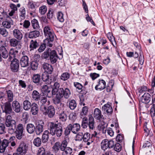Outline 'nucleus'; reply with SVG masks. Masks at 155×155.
<instances>
[{"label":"nucleus","instance_id":"nucleus-1","mask_svg":"<svg viewBox=\"0 0 155 155\" xmlns=\"http://www.w3.org/2000/svg\"><path fill=\"white\" fill-rule=\"evenodd\" d=\"M48 127L50 134L52 135H56L58 137L61 136L63 130V126L61 124L50 122L48 123Z\"/></svg>","mask_w":155,"mask_h":155},{"label":"nucleus","instance_id":"nucleus-2","mask_svg":"<svg viewBox=\"0 0 155 155\" xmlns=\"http://www.w3.org/2000/svg\"><path fill=\"white\" fill-rule=\"evenodd\" d=\"M44 35L46 38L44 40V42L50 47H52L55 35L52 30L48 26H45L44 29Z\"/></svg>","mask_w":155,"mask_h":155},{"label":"nucleus","instance_id":"nucleus-3","mask_svg":"<svg viewBox=\"0 0 155 155\" xmlns=\"http://www.w3.org/2000/svg\"><path fill=\"white\" fill-rule=\"evenodd\" d=\"M5 125L8 127V133L11 134L14 133L16 128L15 121L12 119L11 116L8 115L6 116Z\"/></svg>","mask_w":155,"mask_h":155},{"label":"nucleus","instance_id":"nucleus-4","mask_svg":"<svg viewBox=\"0 0 155 155\" xmlns=\"http://www.w3.org/2000/svg\"><path fill=\"white\" fill-rule=\"evenodd\" d=\"M28 149V147L26 144L23 141H21L17 149V153L19 155H24L26 153Z\"/></svg>","mask_w":155,"mask_h":155},{"label":"nucleus","instance_id":"nucleus-5","mask_svg":"<svg viewBox=\"0 0 155 155\" xmlns=\"http://www.w3.org/2000/svg\"><path fill=\"white\" fill-rule=\"evenodd\" d=\"M114 141L112 140H108L107 139H105L102 140L101 143V148L104 150H105L108 148H113L114 145Z\"/></svg>","mask_w":155,"mask_h":155},{"label":"nucleus","instance_id":"nucleus-6","mask_svg":"<svg viewBox=\"0 0 155 155\" xmlns=\"http://www.w3.org/2000/svg\"><path fill=\"white\" fill-rule=\"evenodd\" d=\"M10 102L7 101L1 106L3 112L5 113L6 114H10L13 112Z\"/></svg>","mask_w":155,"mask_h":155},{"label":"nucleus","instance_id":"nucleus-7","mask_svg":"<svg viewBox=\"0 0 155 155\" xmlns=\"http://www.w3.org/2000/svg\"><path fill=\"white\" fill-rule=\"evenodd\" d=\"M46 72H44L42 75L41 78L43 81L47 84H51L53 83L55 80V79L53 80L51 79V78L50 77L49 75Z\"/></svg>","mask_w":155,"mask_h":155},{"label":"nucleus","instance_id":"nucleus-8","mask_svg":"<svg viewBox=\"0 0 155 155\" xmlns=\"http://www.w3.org/2000/svg\"><path fill=\"white\" fill-rule=\"evenodd\" d=\"M19 66V61L16 58H14L11 61L10 68L12 71L14 72L17 71Z\"/></svg>","mask_w":155,"mask_h":155},{"label":"nucleus","instance_id":"nucleus-9","mask_svg":"<svg viewBox=\"0 0 155 155\" xmlns=\"http://www.w3.org/2000/svg\"><path fill=\"white\" fill-rule=\"evenodd\" d=\"M44 123L42 120H39L35 127V131L37 135H40L43 131Z\"/></svg>","mask_w":155,"mask_h":155},{"label":"nucleus","instance_id":"nucleus-10","mask_svg":"<svg viewBox=\"0 0 155 155\" xmlns=\"http://www.w3.org/2000/svg\"><path fill=\"white\" fill-rule=\"evenodd\" d=\"M19 40H17L15 38H13L9 40V43L11 47H16V49L18 50L20 49L21 48V45L19 43Z\"/></svg>","mask_w":155,"mask_h":155},{"label":"nucleus","instance_id":"nucleus-11","mask_svg":"<svg viewBox=\"0 0 155 155\" xmlns=\"http://www.w3.org/2000/svg\"><path fill=\"white\" fill-rule=\"evenodd\" d=\"M151 95L148 93H145L141 97L140 101L141 102L147 104L150 101Z\"/></svg>","mask_w":155,"mask_h":155},{"label":"nucleus","instance_id":"nucleus-12","mask_svg":"<svg viewBox=\"0 0 155 155\" xmlns=\"http://www.w3.org/2000/svg\"><path fill=\"white\" fill-rule=\"evenodd\" d=\"M102 109L104 113H107L108 115L111 114L113 111L111 106L108 104H105L103 106Z\"/></svg>","mask_w":155,"mask_h":155},{"label":"nucleus","instance_id":"nucleus-13","mask_svg":"<svg viewBox=\"0 0 155 155\" xmlns=\"http://www.w3.org/2000/svg\"><path fill=\"white\" fill-rule=\"evenodd\" d=\"M9 143L8 140L4 139L2 142L0 139V152L3 153L5 150L6 148L8 146Z\"/></svg>","mask_w":155,"mask_h":155},{"label":"nucleus","instance_id":"nucleus-14","mask_svg":"<svg viewBox=\"0 0 155 155\" xmlns=\"http://www.w3.org/2000/svg\"><path fill=\"white\" fill-rule=\"evenodd\" d=\"M107 126L108 123L103 120L101 122V124L98 125V128L100 131H102L104 134H105Z\"/></svg>","mask_w":155,"mask_h":155},{"label":"nucleus","instance_id":"nucleus-15","mask_svg":"<svg viewBox=\"0 0 155 155\" xmlns=\"http://www.w3.org/2000/svg\"><path fill=\"white\" fill-rule=\"evenodd\" d=\"M94 115L95 119L97 120H100L101 119L104 118L101 110L98 108H96L94 110Z\"/></svg>","mask_w":155,"mask_h":155},{"label":"nucleus","instance_id":"nucleus-16","mask_svg":"<svg viewBox=\"0 0 155 155\" xmlns=\"http://www.w3.org/2000/svg\"><path fill=\"white\" fill-rule=\"evenodd\" d=\"M42 67L47 73L51 74L53 70L51 65L48 63H44L42 64Z\"/></svg>","mask_w":155,"mask_h":155},{"label":"nucleus","instance_id":"nucleus-17","mask_svg":"<svg viewBox=\"0 0 155 155\" xmlns=\"http://www.w3.org/2000/svg\"><path fill=\"white\" fill-rule=\"evenodd\" d=\"M50 58L52 63L54 64L56 62L58 58V56L55 51L53 50L51 51Z\"/></svg>","mask_w":155,"mask_h":155},{"label":"nucleus","instance_id":"nucleus-18","mask_svg":"<svg viewBox=\"0 0 155 155\" xmlns=\"http://www.w3.org/2000/svg\"><path fill=\"white\" fill-rule=\"evenodd\" d=\"M30 112L32 115H37L39 111L38 105L36 103H33L32 104V106L30 108Z\"/></svg>","mask_w":155,"mask_h":155},{"label":"nucleus","instance_id":"nucleus-19","mask_svg":"<svg viewBox=\"0 0 155 155\" xmlns=\"http://www.w3.org/2000/svg\"><path fill=\"white\" fill-rule=\"evenodd\" d=\"M13 110L16 113H19L21 110V106L19 102L17 101H14L12 104Z\"/></svg>","mask_w":155,"mask_h":155},{"label":"nucleus","instance_id":"nucleus-20","mask_svg":"<svg viewBox=\"0 0 155 155\" xmlns=\"http://www.w3.org/2000/svg\"><path fill=\"white\" fill-rule=\"evenodd\" d=\"M39 46V43L36 40L32 39L31 40L30 42L29 45L30 51H31L36 49Z\"/></svg>","mask_w":155,"mask_h":155},{"label":"nucleus","instance_id":"nucleus-21","mask_svg":"<svg viewBox=\"0 0 155 155\" xmlns=\"http://www.w3.org/2000/svg\"><path fill=\"white\" fill-rule=\"evenodd\" d=\"M13 33L15 38L19 40H21L23 35L20 31L18 29H15L14 30Z\"/></svg>","mask_w":155,"mask_h":155},{"label":"nucleus","instance_id":"nucleus-22","mask_svg":"<svg viewBox=\"0 0 155 155\" xmlns=\"http://www.w3.org/2000/svg\"><path fill=\"white\" fill-rule=\"evenodd\" d=\"M70 126L71 127V131L74 134H76L80 130L81 127L78 124H70Z\"/></svg>","mask_w":155,"mask_h":155},{"label":"nucleus","instance_id":"nucleus-23","mask_svg":"<svg viewBox=\"0 0 155 155\" xmlns=\"http://www.w3.org/2000/svg\"><path fill=\"white\" fill-rule=\"evenodd\" d=\"M20 64L22 67H25L28 65V58L26 56L22 57L20 61Z\"/></svg>","mask_w":155,"mask_h":155},{"label":"nucleus","instance_id":"nucleus-24","mask_svg":"<svg viewBox=\"0 0 155 155\" xmlns=\"http://www.w3.org/2000/svg\"><path fill=\"white\" fill-rule=\"evenodd\" d=\"M106 87L105 81L103 80H100L99 81L98 84L95 87V89L96 90H102Z\"/></svg>","mask_w":155,"mask_h":155},{"label":"nucleus","instance_id":"nucleus-25","mask_svg":"<svg viewBox=\"0 0 155 155\" xmlns=\"http://www.w3.org/2000/svg\"><path fill=\"white\" fill-rule=\"evenodd\" d=\"M8 53L6 48L3 46L0 47V54L4 58H6L8 56Z\"/></svg>","mask_w":155,"mask_h":155},{"label":"nucleus","instance_id":"nucleus-26","mask_svg":"<svg viewBox=\"0 0 155 155\" xmlns=\"http://www.w3.org/2000/svg\"><path fill=\"white\" fill-rule=\"evenodd\" d=\"M40 32L38 31L34 30L30 32L28 34V37L31 39L36 38L39 36Z\"/></svg>","mask_w":155,"mask_h":155},{"label":"nucleus","instance_id":"nucleus-27","mask_svg":"<svg viewBox=\"0 0 155 155\" xmlns=\"http://www.w3.org/2000/svg\"><path fill=\"white\" fill-rule=\"evenodd\" d=\"M55 113L54 107L52 106H49L48 109L47 114L50 118L52 117L54 115Z\"/></svg>","mask_w":155,"mask_h":155},{"label":"nucleus","instance_id":"nucleus-28","mask_svg":"<svg viewBox=\"0 0 155 155\" xmlns=\"http://www.w3.org/2000/svg\"><path fill=\"white\" fill-rule=\"evenodd\" d=\"M67 105L70 108L71 110H74L77 106V103L76 101L74 100H71L68 101L67 103Z\"/></svg>","mask_w":155,"mask_h":155},{"label":"nucleus","instance_id":"nucleus-29","mask_svg":"<svg viewBox=\"0 0 155 155\" xmlns=\"http://www.w3.org/2000/svg\"><path fill=\"white\" fill-rule=\"evenodd\" d=\"M32 104L28 100H26L24 101L23 102V108L25 110H29Z\"/></svg>","mask_w":155,"mask_h":155},{"label":"nucleus","instance_id":"nucleus-30","mask_svg":"<svg viewBox=\"0 0 155 155\" xmlns=\"http://www.w3.org/2000/svg\"><path fill=\"white\" fill-rule=\"evenodd\" d=\"M26 129L27 132L29 134L33 133L35 130V127L32 124H27Z\"/></svg>","mask_w":155,"mask_h":155},{"label":"nucleus","instance_id":"nucleus-31","mask_svg":"<svg viewBox=\"0 0 155 155\" xmlns=\"http://www.w3.org/2000/svg\"><path fill=\"white\" fill-rule=\"evenodd\" d=\"M49 133L48 130H45L42 135L41 140L43 143H45L47 142L49 138Z\"/></svg>","mask_w":155,"mask_h":155},{"label":"nucleus","instance_id":"nucleus-32","mask_svg":"<svg viewBox=\"0 0 155 155\" xmlns=\"http://www.w3.org/2000/svg\"><path fill=\"white\" fill-rule=\"evenodd\" d=\"M88 126L90 129H93L94 127V119L93 117L91 115L89 117Z\"/></svg>","mask_w":155,"mask_h":155},{"label":"nucleus","instance_id":"nucleus-33","mask_svg":"<svg viewBox=\"0 0 155 155\" xmlns=\"http://www.w3.org/2000/svg\"><path fill=\"white\" fill-rule=\"evenodd\" d=\"M53 148L56 154H60L61 152L60 150V143L59 142H57L55 143Z\"/></svg>","mask_w":155,"mask_h":155},{"label":"nucleus","instance_id":"nucleus-34","mask_svg":"<svg viewBox=\"0 0 155 155\" xmlns=\"http://www.w3.org/2000/svg\"><path fill=\"white\" fill-rule=\"evenodd\" d=\"M32 26L35 30H38L40 28L38 21L35 19H33L31 21Z\"/></svg>","mask_w":155,"mask_h":155},{"label":"nucleus","instance_id":"nucleus-35","mask_svg":"<svg viewBox=\"0 0 155 155\" xmlns=\"http://www.w3.org/2000/svg\"><path fill=\"white\" fill-rule=\"evenodd\" d=\"M7 94V101L12 102L13 100V94L12 91L10 90L6 91Z\"/></svg>","mask_w":155,"mask_h":155},{"label":"nucleus","instance_id":"nucleus-36","mask_svg":"<svg viewBox=\"0 0 155 155\" xmlns=\"http://www.w3.org/2000/svg\"><path fill=\"white\" fill-rule=\"evenodd\" d=\"M33 81L35 84H38L40 81V75L39 74H34L32 77Z\"/></svg>","mask_w":155,"mask_h":155},{"label":"nucleus","instance_id":"nucleus-37","mask_svg":"<svg viewBox=\"0 0 155 155\" xmlns=\"http://www.w3.org/2000/svg\"><path fill=\"white\" fill-rule=\"evenodd\" d=\"M2 24L4 28H11V25H13V21L12 20L10 21H6L2 22Z\"/></svg>","mask_w":155,"mask_h":155},{"label":"nucleus","instance_id":"nucleus-38","mask_svg":"<svg viewBox=\"0 0 155 155\" xmlns=\"http://www.w3.org/2000/svg\"><path fill=\"white\" fill-rule=\"evenodd\" d=\"M32 97L33 98L35 101H38L40 98V95L38 91H34L32 93Z\"/></svg>","mask_w":155,"mask_h":155},{"label":"nucleus","instance_id":"nucleus-39","mask_svg":"<svg viewBox=\"0 0 155 155\" xmlns=\"http://www.w3.org/2000/svg\"><path fill=\"white\" fill-rule=\"evenodd\" d=\"M72 149L71 148L68 147L67 148L63 151L62 153V155H73Z\"/></svg>","mask_w":155,"mask_h":155},{"label":"nucleus","instance_id":"nucleus-40","mask_svg":"<svg viewBox=\"0 0 155 155\" xmlns=\"http://www.w3.org/2000/svg\"><path fill=\"white\" fill-rule=\"evenodd\" d=\"M0 34L3 37H6L8 35V33L5 28H0Z\"/></svg>","mask_w":155,"mask_h":155},{"label":"nucleus","instance_id":"nucleus-41","mask_svg":"<svg viewBox=\"0 0 155 155\" xmlns=\"http://www.w3.org/2000/svg\"><path fill=\"white\" fill-rule=\"evenodd\" d=\"M63 96L66 98H68L69 97L71 94L68 88H66L64 90L63 89V91L62 92Z\"/></svg>","mask_w":155,"mask_h":155},{"label":"nucleus","instance_id":"nucleus-42","mask_svg":"<svg viewBox=\"0 0 155 155\" xmlns=\"http://www.w3.org/2000/svg\"><path fill=\"white\" fill-rule=\"evenodd\" d=\"M59 117L62 121H65L67 119V115L64 111H63L59 113Z\"/></svg>","mask_w":155,"mask_h":155},{"label":"nucleus","instance_id":"nucleus-43","mask_svg":"<svg viewBox=\"0 0 155 155\" xmlns=\"http://www.w3.org/2000/svg\"><path fill=\"white\" fill-rule=\"evenodd\" d=\"M70 77V74L68 72H64L62 74L61 76V79L64 81L67 80Z\"/></svg>","mask_w":155,"mask_h":155},{"label":"nucleus","instance_id":"nucleus-44","mask_svg":"<svg viewBox=\"0 0 155 155\" xmlns=\"http://www.w3.org/2000/svg\"><path fill=\"white\" fill-rule=\"evenodd\" d=\"M67 143L66 140H64L63 141L61 145H60V149L61 151H63L67 148L68 147H67Z\"/></svg>","mask_w":155,"mask_h":155},{"label":"nucleus","instance_id":"nucleus-45","mask_svg":"<svg viewBox=\"0 0 155 155\" xmlns=\"http://www.w3.org/2000/svg\"><path fill=\"white\" fill-rule=\"evenodd\" d=\"M51 51V50L49 48L45 51L42 55V58L43 59L47 58L50 56L49 53H50Z\"/></svg>","mask_w":155,"mask_h":155},{"label":"nucleus","instance_id":"nucleus-46","mask_svg":"<svg viewBox=\"0 0 155 155\" xmlns=\"http://www.w3.org/2000/svg\"><path fill=\"white\" fill-rule=\"evenodd\" d=\"M33 143L35 146L37 147L40 146L41 144V138L39 137H37L33 141Z\"/></svg>","mask_w":155,"mask_h":155},{"label":"nucleus","instance_id":"nucleus-47","mask_svg":"<svg viewBox=\"0 0 155 155\" xmlns=\"http://www.w3.org/2000/svg\"><path fill=\"white\" fill-rule=\"evenodd\" d=\"M37 155H46L45 149L43 147L39 148L37 151Z\"/></svg>","mask_w":155,"mask_h":155},{"label":"nucleus","instance_id":"nucleus-48","mask_svg":"<svg viewBox=\"0 0 155 155\" xmlns=\"http://www.w3.org/2000/svg\"><path fill=\"white\" fill-rule=\"evenodd\" d=\"M31 68L33 70H36L38 67V64L36 61H33L31 63Z\"/></svg>","mask_w":155,"mask_h":155},{"label":"nucleus","instance_id":"nucleus-49","mask_svg":"<svg viewBox=\"0 0 155 155\" xmlns=\"http://www.w3.org/2000/svg\"><path fill=\"white\" fill-rule=\"evenodd\" d=\"M88 111V107H84L82 109V111L80 114V117L81 118H83V117L86 115Z\"/></svg>","mask_w":155,"mask_h":155},{"label":"nucleus","instance_id":"nucleus-50","mask_svg":"<svg viewBox=\"0 0 155 155\" xmlns=\"http://www.w3.org/2000/svg\"><path fill=\"white\" fill-rule=\"evenodd\" d=\"M17 50H16L13 48H11L9 51V54L12 56L13 57H15L18 52Z\"/></svg>","mask_w":155,"mask_h":155},{"label":"nucleus","instance_id":"nucleus-51","mask_svg":"<svg viewBox=\"0 0 155 155\" xmlns=\"http://www.w3.org/2000/svg\"><path fill=\"white\" fill-rule=\"evenodd\" d=\"M63 91V88H60L58 89V93L56 94V98L61 100V99L63 97V95L62 92Z\"/></svg>","mask_w":155,"mask_h":155},{"label":"nucleus","instance_id":"nucleus-52","mask_svg":"<svg viewBox=\"0 0 155 155\" xmlns=\"http://www.w3.org/2000/svg\"><path fill=\"white\" fill-rule=\"evenodd\" d=\"M90 134L88 133H86L83 135V139L85 142L88 141L90 139Z\"/></svg>","mask_w":155,"mask_h":155},{"label":"nucleus","instance_id":"nucleus-53","mask_svg":"<svg viewBox=\"0 0 155 155\" xmlns=\"http://www.w3.org/2000/svg\"><path fill=\"white\" fill-rule=\"evenodd\" d=\"M57 18L61 22H63L64 21L63 15L61 12H59L57 14Z\"/></svg>","mask_w":155,"mask_h":155},{"label":"nucleus","instance_id":"nucleus-54","mask_svg":"<svg viewBox=\"0 0 155 155\" xmlns=\"http://www.w3.org/2000/svg\"><path fill=\"white\" fill-rule=\"evenodd\" d=\"M47 10V7L45 5L42 6L39 8V12L42 15L45 14Z\"/></svg>","mask_w":155,"mask_h":155},{"label":"nucleus","instance_id":"nucleus-55","mask_svg":"<svg viewBox=\"0 0 155 155\" xmlns=\"http://www.w3.org/2000/svg\"><path fill=\"white\" fill-rule=\"evenodd\" d=\"M50 88L47 85H43L41 89V90L43 94H46V93L49 90Z\"/></svg>","mask_w":155,"mask_h":155},{"label":"nucleus","instance_id":"nucleus-56","mask_svg":"<svg viewBox=\"0 0 155 155\" xmlns=\"http://www.w3.org/2000/svg\"><path fill=\"white\" fill-rule=\"evenodd\" d=\"M21 14L20 17H21V19H24L25 17V8H21L20 9Z\"/></svg>","mask_w":155,"mask_h":155},{"label":"nucleus","instance_id":"nucleus-57","mask_svg":"<svg viewBox=\"0 0 155 155\" xmlns=\"http://www.w3.org/2000/svg\"><path fill=\"white\" fill-rule=\"evenodd\" d=\"M47 45L45 42L44 43L41 44L39 48L38 49V51L39 52H43L45 49L46 48V45Z\"/></svg>","mask_w":155,"mask_h":155},{"label":"nucleus","instance_id":"nucleus-58","mask_svg":"<svg viewBox=\"0 0 155 155\" xmlns=\"http://www.w3.org/2000/svg\"><path fill=\"white\" fill-rule=\"evenodd\" d=\"M114 150L117 152H119L121 150V146L120 143H116L114 147Z\"/></svg>","mask_w":155,"mask_h":155},{"label":"nucleus","instance_id":"nucleus-59","mask_svg":"<svg viewBox=\"0 0 155 155\" xmlns=\"http://www.w3.org/2000/svg\"><path fill=\"white\" fill-rule=\"evenodd\" d=\"M23 132L18 131H16L15 133L16 134V138L19 139L20 140L22 137Z\"/></svg>","mask_w":155,"mask_h":155},{"label":"nucleus","instance_id":"nucleus-60","mask_svg":"<svg viewBox=\"0 0 155 155\" xmlns=\"http://www.w3.org/2000/svg\"><path fill=\"white\" fill-rule=\"evenodd\" d=\"M71 127L70 126V124H69L66 128L64 131V134L65 135L67 136L69 135L71 131Z\"/></svg>","mask_w":155,"mask_h":155},{"label":"nucleus","instance_id":"nucleus-61","mask_svg":"<svg viewBox=\"0 0 155 155\" xmlns=\"http://www.w3.org/2000/svg\"><path fill=\"white\" fill-rule=\"evenodd\" d=\"M83 134L82 132H79L76 136L77 140L81 141L83 139Z\"/></svg>","mask_w":155,"mask_h":155},{"label":"nucleus","instance_id":"nucleus-62","mask_svg":"<svg viewBox=\"0 0 155 155\" xmlns=\"http://www.w3.org/2000/svg\"><path fill=\"white\" fill-rule=\"evenodd\" d=\"M53 102L55 104L62 105V106L63 105V104H62V103H61V100L56 97L54 98L53 99Z\"/></svg>","mask_w":155,"mask_h":155},{"label":"nucleus","instance_id":"nucleus-63","mask_svg":"<svg viewBox=\"0 0 155 155\" xmlns=\"http://www.w3.org/2000/svg\"><path fill=\"white\" fill-rule=\"evenodd\" d=\"M53 11L52 9H50L48 13L47 17L49 19H51L52 18L53 16Z\"/></svg>","mask_w":155,"mask_h":155},{"label":"nucleus","instance_id":"nucleus-64","mask_svg":"<svg viewBox=\"0 0 155 155\" xmlns=\"http://www.w3.org/2000/svg\"><path fill=\"white\" fill-rule=\"evenodd\" d=\"M5 128L4 124H0V134H2L5 132Z\"/></svg>","mask_w":155,"mask_h":155}]
</instances>
